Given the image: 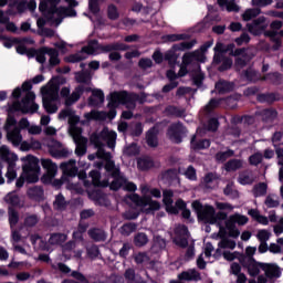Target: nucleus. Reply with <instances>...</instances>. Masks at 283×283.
<instances>
[{"mask_svg": "<svg viewBox=\"0 0 283 283\" xmlns=\"http://www.w3.org/2000/svg\"><path fill=\"white\" fill-rule=\"evenodd\" d=\"M249 222V218L244 214L240 213H234L231 214L227 220H226V232L228 231V234L230 238H238L240 235V230H238V224L239 227H244Z\"/></svg>", "mask_w": 283, "mask_h": 283, "instance_id": "obj_12", "label": "nucleus"}, {"mask_svg": "<svg viewBox=\"0 0 283 283\" xmlns=\"http://www.w3.org/2000/svg\"><path fill=\"white\" fill-rule=\"evenodd\" d=\"M136 101H138V95L136 94H127V92H114L111 93V98L108 102V107L111 111L108 113L92 111L86 113V120H105V118H116V107L118 105H126L127 109H134L136 107Z\"/></svg>", "mask_w": 283, "mask_h": 283, "instance_id": "obj_2", "label": "nucleus"}, {"mask_svg": "<svg viewBox=\"0 0 283 283\" xmlns=\"http://www.w3.org/2000/svg\"><path fill=\"white\" fill-rule=\"evenodd\" d=\"M90 178H92V184L95 187H107L109 185V181H101V172L96 170L90 172Z\"/></svg>", "mask_w": 283, "mask_h": 283, "instance_id": "obj_38", "label": "nucleus"}, {"mask_svg": "<svg viewBox=\"0 0 283 283\" xmlns=\"http://www.w3.org/2000/svg\"><path fill=\"white\" fill-rule=\"evenodd\" d=\"M87 231V227L80 226L78 230L73 232V239L75 241H70L63 248V253L65 254L66 251H73L75 258H81L83 255V250L77 249L78 247H85V241L83 240V233Z\"/></svg>", "mask_w": 283, "mask_h": 283, "instance_id": "obj_11", "label": "nucleus"}, {"mask_svg": "<svg viewBox=\"0 0 283 283\" xmlns=\"http://www.w3.org/2000/svg\"><path fill=\"white\" fill-rule=\"evenodd\" d=\"M15 10L17 11L9 10V14H23V12H25V10H28V2L22 1V2L17 3Z\"/></svg>", "mask_w": 283, "mask_h": 283, "instance_id": "obj_49", "label": "nucleus"}, {"mask_svg": "<svg viewBox=\"0 0 283 283\" xmlns=\"http://www.w3.org/2000/svg\"><path fill=\"white\" fill-rule=\"evenodd\" d=\"M261 81H270V83H277V81H280V74L269 73L268 75H264L263 77H261Z\"/></svg>", "mask_w": 283, "mask_h": 283, "instance_id": "obj_56", "label": "nucleus"}, {"mask_svg": "<svg viewBox=\"0 0 283 283\" xmlns=\"http://www.w3.org/2000/svg\"><path fill=\"white\" fill-rule=\"evenodd\" d=\"M112 50H127L125 44L114 45H101L96 41H92L87 46H84L78 53L70 57L71 63H76L78 61H84L90 54H101V52H112Z\"/></svg>", "mask_w": 283, "mask_h": 283, "instance_id": "obj_8", "label": "nucleus"}, {"mask_svg": "<svg viewBox=\"0 0 283 283\" xmlns=\"http://www.w3.org/2000/svg\"><path fill=\"white\" fill-rule=\"evenodd\" d=\"M60 169L65 174V176L75 177L78 174V167H76V160L74 159L62 163L60 165Z\"/></svg>", "mask_w": 283, "mask_h": 283, "instance_id": "obj_27", "label": "nucleus"}, {"mask_svg": "<svg viewBox=\"0 0 283 283\" xmlns=\"http://www.w3.org/2000/svg\"><path fill=\"white\" fill-rule=\"evenodd\" d=\"M253 193L256 198L260 196H265L266 195V184L256 185L254 187Z\"/></svg>", "mask_w": 283, "mask_h": 283, "instance_id": "obj_53", "label": "nucleus"}, {"mask_svg": "<svg viewBox=\"0 0 283 283\" xmlns=\"http://www.w3.org/2000/svg\"><path fill=\"white\" fill-rule=\"evenodd\" d=\"M244 163L240 159H232L228 161L224 167L226 171H238V169H242Z\"/></svg>", "mask_w": 283, "mask_h": 283, "instance_id": "obj_43", "label": "nucleus"}, {"mask_svg": "<svg viewBox=\"0 0 283 283\" xmlns=\"http://www.w3.org/2000/svg\"><path fill=\"white\" fill-rule=\"evenodd\" d=\"M216 90L220 93L231 92V90H233V84L229 82H218L216 84Z\"/></svg>", "mask_w": 283, "mask_h": 283, "instance_id": "obj_48", "label": "nucleus"}, {"mask_svg": "<svg viewBox=\"0 0 283 283\" xmlns=\"http://www.w3.org/2000/svg\"><path fill=\"white\" fill-rule=\"evenodd\" d=\"M136 229H138V226L136 223H126L124 224L120 229L119 232L122 233V235H132V233H134V231H136Z\"/></svg>", "mask_w": 283, "mask_h": 283, "instance_id": "obj_45", "label": "nucleus"}, {"mask_svg": "<svg viewBox=\"0 0 283 283\" xmlns=\"http://www.w3.org/2000/svg\"><path fill=\"white\" fill-rule=\"evenodd\" d=\"M43 107L48 114H56L59 112V84L49 82L48 86H43L42 90Z\"/></svg>", "mask_w": 283, "mask_h": 283, "instance_id": "obj_9", "label": "nucleus"}, {"mask_svg": "<svg viewBox=\"0 0 283 283\" xmlns=\"http://www.w3.org/2000/svg\"><path fill=\"white\" fill-rule=\"evenodd\" d=\"M25 43L32 45L34 43V40L30 38H24L22 40V43L15 46L18 54H27L29 57L35 56L38 63H45V61H48V59L45 57V54H48V52H45V48H42L39 51L28 50L25 48Z\"/></svg>", "mask_w": 283, "mask_h": 283, "instance_id": "obj_13", "label": "nucleus"}, {"mask_svg": "<svg viewBox=\"0 0 283 283\" xmlns=\"http://www.w3.org/2000/svg\"><path fill=\"white\" fill-rule=\"evenodd\" d=\"M255 181V176L251 171H244L239 175L238 182L240 185H252Z\"/></svg>", "mask_w": 283, "mask_h": 283, "instance_id": "obj_35", "label": "nucleus"}, {"mask_svg": "<svg viewBox=\"0 0 283 283\" xmlns=\"http://www.w3.org/2000/svg\"><path fill=\"white\" fill-rule=\"evenodd\" d=\"M226 235L220 237V232L218 234H212V238L218 239L222 238V240L218 243L219 249H235V241L230 240V239H224Z\"/></svg>", "mask_w": 283, "mask_h": 283, "instance_id": "obj_32", "label": "nucleus"}, {"mask_svg": "<svg viewBox=\"0 0 283 283\" xmlns=\"http://www.w3.org/2000/svg\"><path fill=\"white\" fill-rule=\"evenodd\" d=\"M71 136L76 145V148H75L76 156H85L87 154V138L81 136V128L72 127Z\"/></svg>", "mask_w": 283, "mask_h": 283, "instance_id": "obj_16", "label": "nucleus"}, {"mask_svg": "<svg viewBox=\"0 0 283 283\" xmlns=\"http://www.w3.org/2000/svg\"><path fill=\"white\" fill-rule=\"evenodd\" d=\"M230 156H233V150H228L224 153H218L217 154V160H219L220 163H224V160H227V158H230Z\"/></svg>", "mask_w": 283, "mask_h": 283, "instance_id": "obj_64", "label": "nucleus"}, {"mask_svg": "<svg viewBox=\"0 0 283 283\" xmlns=\"http://www.w3.org/2000/svg\"><path fill=\"white\" fill-rule=\"evenodd\" d=\"M175 233V244H177V247H181L182 249H185V247L189 244V242L187 241L189 239V230L185 226H179L176 228Z\"/></svg>", "mask_w": 283, "mask_h": 283, "instance_id": "obj_24", "label": "nucleus"}, {"mask_svg": "<svg viewBox=\"0 0 283 283\" xmlns=\"http://www.w3.org/2000/svg\"><path fill=\"white\" fill-rule=\"evenodd\" d=\"M124 277L128 283H145L140 276L136 275L134 269H127L125 271Z\"/></svg>", "mask_w": 283, "mask_h": 283, "instance_id": "obj_36", "label": "nucleus"}, {"mask_svg": "<svg viewBox=\"0 0 283 283\" xmlns=\"http://www.w3.org/2000/svg\"><path fill=\"white\" fill-rule=\"evenodd\" d=\"M6 202L8 205H12V207H23V199L17 195V192H10L4 197Z\"/></svg>", "mask_w": 283, "mask_h": 283, "instance_id": "obj_30", "label": "nucleus"}, {"mask_svg": "<svg viewBox=\"0 0 283 283\" xmlns=\"http://www.w3.org/2000/svg\"><path fill=\"white\" fill-rule=\"evenodd\" d=\"M187 129L182 127V124H172L168 129V138L172 143H181L182 135L186 134Z\"/></svg>", "mask_w": 283, "mask_h": 283, "instance_id": "obj_25", "label": "nucleus"}, {"mask_svg": "<svg viewBox=\"0 0 283 283\" xmlns=\"http://www.w3.org/2000/svg\"><path fill=\"white\" fill-rule=\"evenodd\" d=\"M136 264H147L149 262V256L145 252H139L135 254Z\"/></svg>", "mask_w": 283, "mask_h": 283, "instance_id": "obj_50", "label": "nucleus"}, {"mask_svg": "<svg viewBox=\"0 0 283 283\" xmlns=\"http://www.w3.org/2000/svg\"><path fill=\"white\" fill-rule=\"evenodd\" d=\"M87 255L88 258H91V260L98 258V255H101V252L98 251V247L92 245L91 248H87Z\"/></svg>", "mask_w": 283, "mask_h": 283, "instance_id": "obj_57", "label": "nucleus"}, {"mask_svg": "<svg viewBox=\"0 0 283 283\" xmlns=\"http://www.w3.org/2000/svg\"><path fill=\"white\" fill-rule=\"evenodd\" d=\"M263 271L266 277H280V268L275 264H264L263 263Z\"/></svg>", "mask_w": 283, "mask_h": 283, "instance_id": "obj_29", "label": "nucleus"}, {"mask_svg": "<svg viewBox=\"0 0 283 283\" xmlns=\"http://www.w3.org/2000/svg\"><path fill=\"white\" fill-rule=\"evenodd\" d=\"M90 237L95 240V242H103L107 235L105 234V231L101 229H93L88 231Z\"/></svg>", "mask_w": 283, "mask_h": 283, "instance_id": "obj_44", "label": "nucleus"}, {"mask_svg": "<svg viewBox=\"0 0 283 283\" xmlns=\"http://www.w3.org/2000/svg\"><path fill=\"white\" fill-rule=\"evenodd\" d=\"M250 165L258 166L262 163V153H256L249 158Z\"/></svg>", "mask_w": 283, "mask_h": 283, "instance_id": "obj_59", "label": "nucleus"}, {"mask_svg": "<svg viewBox=\"0 0 283 283\" xmlns=\"http://www.w3.org/2000/svg\"><path fill=\"white\" fill-rule=\"evenodd\" d=\"M9 222L11 229H14V226L17 224V222H19V213L13 209L9 210Z\"/></svg>", "mask_w": 283, "mask_h": 283, "instance_id": "obj_52", "label": "nucleus"}, {"mask_svg": "<svg viewBox=\"0 0 283 283\" xmlns=\"http://www.w3.org/2000/svg\"><path fill=\"white\" fill-rule=\"evenodd\" d=\"M256 238L260 242H269L271 238V232H269L268 230H259Z\"/></svg>", "mask_w": 283, "mask_h": 283, "instance_id": "obj_54", "label": "nucleus"}, {"mask_svg": "<svg viewBox=\"0 0 283 283\" xmlns=\"http://www.w3.org/2000/svg\"><path fill=\"white\" fill-rule=\"evenodd\" d=\"M196 135L191 138V149H207L208 147H210L211 142H209V139H202L201 142H198L196 140Z\"/></svg>", "mask_w": 283, "mask_h": 283, "instance_id": "obj_40", "label": "nucleus"}, {"mask_svg": "<svg viewBox=\"0 0 283 283\" xmlns=\"http://www.w3.org/2000/svg\"><path fill=\"white\" fill-rule=\"evenodd\" d=\"M165 247H166L165 240L157 238L151 249L153 251H161V249H165Z\"/></svg>", "mask_w": 283, "mask_h": 283, "instance_id": "obj_62", "label": "nucleus"}, {"mask_svg": "<svg viewBox=\"0 0 283 283\" xmlns=\"http://www.w3.org/2000/svg\"><path fill=\"white\" fill-rule=\"evenodd\" d=\"M46 147H49V151L53 158H67L72 151H70L63 144L57 142L56 139H45Z\"/></svg>", "mask_w": 283, "mask_h": 283, "instance_id": "obj_15", "label": "nucleus"}, {"mask_svg": "<svg viewBox=\"0 0 283 283\" xmlns=\"http://www.w3.org/2000/svg\"><path fill=\"white\" fill-rule=\"evenodd\" d=\"M28 196L32 200H42L43 199V188L35 186L28 190Z\"/></svg>", "mask_w": 283, "mask_h": 283, "instance_id": "obj_41", "label": "nucleus"}, {"mask_svg": "<svg viewBox=\"0 0 283 283\" xmlns=\"http://www.w3.org/2000/svg\"><path fill=\"white\" fill-rule=\"evenodd\" d=\"M22 165V174L20 178L15 182V187L21 189L23 185L27 182H38L39 174H41V167L39 166V159L32 155H28L21 158Z\"/></svg>", "mask_w": 283, "mask_h": 283, "instance_id": "obj_5", "label": "nucleus"}, {"mask_svg": "<svg viewBox=\"0 0 283 283\" xmlns=\"http://www.w3.org/2000/svg\"><path fill=\"white\" fill-rule=\"evenodd\" d=\"M61 0H41L39 10L51 14L50 19L55 25H61L64 17H76V10L72 8H56Z\"/></svg>", "mask_w": 283, "mask_h": 283, "instance_id": "obj_6", "label": "nucleus"}, {"mask_svg": "<svg viewBox=\"0 0 283 283\" xmlns=\"http://www.w3.org/2000/svg\"><path fill=\"white\" fill-rule=\"evenodd\" d=\"M260 271H264V263H258L256 261H251L248 265V273L255 277L260 275Z\"/></svg>", "mask_w": 283, "mask_h": 283, "instance_id": "obj_31", "label": "nucleus"}, {"mask_svg": "<svg viewBox=\"0 0 283 283\" xmlns=\"http://www.w3.org/2000/svg\"><path fill=\"white\" fill-rule=\"evenodd\" d=\"M261 10L260 9H248L243 14L242 19L243 21H251V19H255L258 14H260Z\"/></svg>", "mask_w": 283, "mask_h": 283, "instance_id": "obj_47", "label": "nucleus"}, {"mask_svg": "<svg viewBox=\"0 0 283 283\" xmlns=\"http://www.w3.org/2000/svg\"><path fill=\"white\" fill-rule=\"evenodd\" d=\"M75 78L77 83H88V81H91L92 77L90 76V74L85 72H80L75 74Z\"/></svg>", "mask_w": 283, "mask_h": 283, "instance_id": "obj_55", "label": "nucleus"}, {"mask_svg": "<svg viewBox=\"0 0 283 283\" xmlns=\"http://www.w3.org/2000/svg\"><path fill=\"white\" fill-rule=\"evenodd\" d=\"M224 195L230 196V198H238V190L233 189V184H229L224 189Z\"/></svg>", "mask_w": 283, "mask_h": 283, "instance_id": "obj_60", "label": "nucleus"}, {"mask_svg": "<svg viewBox=\"0 0 283 283\" xmlns=\"http://www.w3.org/2000/svg\"><path fill=\"white\" fill-rule=\"evenodd\" d=\"M83 92H85V88L83 86H77L74 92L70 95V87H63L60 92L62 98H65V105L66 107H70V105H74L81 98Z\"/></svg>", "mask_w": 283, "mask_h": 283, "instance_id": "obj_20", "label": "nucleus"}, {"mask_svg": "<svg viewBox=\"0 0 283 283\" xmlns=\"http://www.w3.org/2000/svg\"><path fill=\"white\" fill-rule=\"evenodd\" d=\"M192 208L195 209L198 219L207 222L208 224H218L219 235L224 238L227 235V229L222 226L221 221L227 220V213L218 212L216 214V209L211 206H202L199 201L192 202Z\"/></svg>", "mask_w": 283, "mask_h": 283, "instance_id": "obj_4", "label": "nucleus"}, {"mask_svg": "<svg viewBox=\"0 0 283 283\" xmlns=\"http://www.w3.org/2000/svg\"><path fill=\"white\" fill-rule=\"evenodd\" d=\"M105 102V94L101 90H93L92 95L88 98V105L91 107H98V105H103Z\"/></svg>", "mask_w": 283, "mask_h": 283, "instance_id": "obj_28", "label": "nucleus"}, {"mask_svg": "<svg viewBox=\"0 0 283 283\" xmlns=\"http://www.w3.org/2000/svg\"><path fill=\"white\" fill-rule=\"evenodd\" d=\"M53 207L57 210L65 209V197H63V195H57L53 202Z\"/></svg>", "mask_w": 283, "mask_h": 283, "instance_id": "obj_51", "label": "nucleus"}, {"mask_svg": "<svg viewBox=\"0 0 283 283\" xmlns=\"http://www.w3.org/2000/svg\"><path fill=\"white\" fill-rule=\"evenodd\" d=\"M158 129L151 128L146 135L147 145L149 147H158Z\"/></svg>", "mask_w": 283, "mask_h": 283, "instance_id": "obj_33", "label": "nucleus"}, {"mask_svg": "<svg viewBox=\"0 0 283 283\" xmlns=\"http://www.w3.org/2000/svg\"><path fill=\"white\" fill-rule=\"evenodd\" d=\"M44 52L50 56V65H59L61 63V60L59 59V51L55 49L44 48Z\"/></svg>", "mask_w": 283, "mask_h": 283, "instance_id": "obj_39", "label": "nucleus"}, {"mask_svg": "<svg viewBox=\"0 0 283 283\" xmlns=\"http://www.w3.org/2000/svg\"><path fill=\"white\" fill-rule=\"evenodd\" d=\"M67 240V234L63 233H54L49 239V244H52L53 247H56L59 244H63Z\"/></svg>", "mask_w": 283, "mask_h": 283, "instance_id": "obj_42", "label": "nucleus"}, {"mask_svg": "<svg viewBox=\"0 0 283 283\" xmlns=\"http://www.w3.org/2000/svg\"><path fill=\"white\" fill-rule=\"evenodd\" d=\"M41 165L43 169L46 170V174L42 178L43 182H52V180H54L56 177L59 166H56L52 159H42Z\"/></svg>", "mask_w": 283, "mask_h": 283, "instance_id": "obj_21", "label": "nucleus"}, {"mask_svg": "<svg viewBox=\"0 0 283 283\" xmlns=\"http://www.w3.org/2000/svg\"><path fill=\"white\" fill-rule=\"evenodd\" d=\"M54 46L57 48V50H60V52H62V54H65V52H67V49L72 48V45L67 44V42H65V41L55 42Z\"/></svg>", "mask_w": 283, "mask_h": 283, "instance_id": "obj_58", "label": "nucleus"}, {"mask_svg": "<svg viewBox=\"0 0 283 283\" xmlns=\"http://www.w3.org/2000/svg\"><path fill=\"white\" fill-rule=\"evenodd\" d=\"M193 45H196V41L175 44L169 51L166 52L165 60L169 61V63H176L180 56V52H185V50H191Z\"/></svg>", "mask_w": 283, "mask_h": 283, "instance_id": "obj_14", "label": "nucleus"}, {"mask_svg": "<svg viewBox=\"0 0 283 283\" xmlns=\"http://www.w3.org/2000/svg\"><path fill=\"white\" fill-rule=\"evenodd\" d=\"M174 191L171 190H164V205L166 206V211L168 213H172L176 216L178 213V209H185L186 203L181 199L176 201V205L174 206Z\"/></svg>", "mask_w": 283, "mask_h": 283, "instance_id": "obj_17", "label": "nucleus"}, {"mask_svg": "<svg viewBox=\"0 0 283 283\" xmlns=\"http://www.w3.org/2000/svg\"><path fill=\"white\" fill-rule=\"evenodd\" d=\"M127 200H130L137 207H149L153 211H158V209H160V203L151 200L150 197L140 198L138 195L133 193L127 197Z\"/></svg>", "mask_w": 283, "mask_h": 283, "instance_id": "obj_19", "label": "nucleus"}, {"mask_svg": "<svg viewBox=\"0 0 283 283\" xmlns=\"http://www.w3.org/2000/svg\"><path fill=\"white\" fill-rule=\"evenodd\" d=\"M23 92H27L25 97L22 99V102H14L11 107L10 112H21L22 114H34L39 112V104L34 103V98H36V95L34 92H31L32 84L30 82H24L22 84Z\"/></svg>", "mask_w": 283, "mask_h": 283, "instance_id": "obj_7", "label": "nucleus"}, {"mask_svg": "<svg viewBox=\"0 0 283 283\" xmlns=\"http://www.w3.org/2000/svg\"><path fill=\"white\" fill-rule=\"evenodd\" d=\"M138 169L142 171H147V169H151L154 167V160L150 157H142L137 160Z\"/></svg>", "mask_w": 283, "mask_h": 283, "instance_id": "obj_37", "label": "nucleus"}, {"mask_svg": "<svg viewBox=\"0 0 283 283\" xmlns=\"http://www.w3.org/2000/svg\"><path fill=\"white\" fill-rule=\"evenodd\" d=\"M244 76L248 81H259L260 78V76H258V72L253 71V69L247 71Z\"/></svg>", "mask_w": 283, "mask_h": 283, "instance_id": "obj_63", "label": "nucleus"}, {"mask_svg": "<svg viewBox=\"0 0 283 283\" xmlns=\"http://www.w3.org/2000/svg\"><path fill=\"white\" fill-rule=\"evenodd\" d=\"M7 139L13 145V147H19V145L23 143V135H21V128L17 126L13 128H8Z\"/></svg>", "mask_w": 283, "mask_h": 283, "instance_id": "obj_26", "label": "nucleus"}, {"mask_svg": "<svg viewBox=\"0 0 283 283\" xmlns=\"http://www.w3.org/2000/svg\"><path fill=\"white\" fill-rule=\"evenodd\" d=\"M57 118L59 120H65V118H69L70 134L72 133V127H76V124L78 123V120H81V117H78L74 109L70 107L62 109L59 113Z\"/></svg>", "mask_w": 283, "mask_h": 283, "instance_id": "obj_23", "label": "nucleus"}, {"mask_svg": "<svg viewBox=\"0 0 283 283\" xmlns=\"http://www.w3.org/2000/svg\"><path fill=\"white\" fill-rule=\"evenodd\" d=\"M116 132L109 130V128H103L99 134H93L91 136V143L97 149L96 156L101 160H105V170L114 180L111 182V189L113 191H117L120 187H124L126 191H136L137 187L134 182L127 181L125 177L122 176L120 170L116 168L114 163L112 161V154L105 151L103 147H105V143L109 149H114L116 147Z\"/></svg>", "mask_w": 283, "mask_h": 283, "instance_id": "obj_1", "label": "nucleus"}, {"mask_svg": "<svg viewBox=\"0 0 283 283\" xmlns=\"http://www.w3.org/2000/svg\"><path fill=\"white\" fill-rule=\"evenodd\" d=\"M0 158L8 163L6 178L8 182H12L17 178V160H19V156L10 150L8 146L3 145L0 147Z\"/></svg>", "mask_w": 283, "mask_h": 283, "instance_id": "obj_10", "label": "nucleus"}, {"mask_svg": "<svg viewBox=\"0 0 283 283\" xmlns=\"http://www.w3.org/2000/svg\"><path fill=\"white\" fill-rule=\"evenodd\" d=\"M235 44H229L227 48H224V44L217 43L214 46V63H222L220 66V71L224 72V70H229L231 65H233V60L231 59H224V54L227 52H230V56H237L235 65L237 67H244L251 59H253L254 54L251 53L247 49H237L234 50ZM234 50V51H233Z\"/></svg>", "mask_w": 283, "mask_h": 283, "instance_id": "obj_3", "label": "nucleus"}, {"mask_svg": "<svg viewBox=\"0 0 283 283\" xmlns=\"http://www.w3.org/2000/svg\"><path fill=\"white\" fill-rule=\"evenodd\" d=\"M149 242V239L147 238V234L139 232L134 238V244L135 247H145Z\"/></svg>", "mask_w": 283, "mask_h": 283, "instance_id": "obj_46", "label": "nucleus"}, {"mask_svg": "<svg viewBox=\"0 0 283 283\" xmlns=\"http://www.w3.org/2000/svg\"><path fill=\"white\" fill-rule=\"evenodd\" d=\"M247 28L251 34H254V36H258L269 28V21H266V18L260 17L256 20H254L252 23H249Z\"/></svg>", "mask_w": 283, "mask_h": 283, "instance_id": "obj_22", "label": "nucleus"}, {"mask_svg": "<svg viewBox=\"0 0 283 283\" xmlns=\"http://www.w3.org/2000/svg\"><path fill=\"white\" fill-rule=\"evenodd\" d=\"M124 154L127 156H136V154H138V146L136 144H132L124 149Z\"/></svg>", "mask_w": 283, "mask_h": 283, "instance_id": "obj_61", "label": "nucleus"}, {"mask_svg": "<svg viewBox=\"0 0 283 283\" xmlns=\"http://www.w3.org/2000/svg\"><path fill=\"white\" fill-rule=\"evenodd\" d=\"M211 45H213V43L208 42L207 44L201 46V51H195L192 53H186L182 56V65H191V63H193V61H199L200 63H205L206 61V56L205 53L207 52V50L209 48H211Z\"/></svg>", "mask_w": 283, "mask_h": 283, "instance_id": "obj_18", "label": "nucleus"}, {"mask_svg": "<svg viewBox=\"0 0 283 283\" xmlns=\"http://www.w3.org/2000/svg\"><path fill=\"white\" fill-rule=\"evenodd\" d=\"M218 4L220 8H226L228 12H238L240 10V7L235 4V0H218Z\"/></svg>", "mask_w": 283, "mask_h": 283, "instance_id": "obj_34", "label": "nucleus"}]
</instances>
